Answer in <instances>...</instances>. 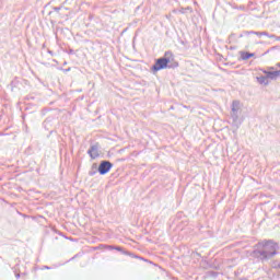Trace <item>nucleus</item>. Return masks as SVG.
<instances>
[{"label": "nucleus", "mask_w": 280, "mask_h": 280, "mask_svg": "<svg viewBox=\"0 0 280 280\" xmlns=\"http://www.w3.org/2000/svg\"><path fill=\"white\" fill-rule=\"evenodd\" d=\"M277 250H279V244L273 241H262L255 246L252 257L260 261H270L277 255Z\"/></svg>", "instance_id": "nucleus-1"}, {"label": "nucleus", "mask_w": 280, "mask_h": 280, "mask_svg": "<svg viewBox=\"0 0 280 280\" xmlns=\"http://www.w3.org/2000/svg\"><path fill=\"white\" fill-rule=\"evenodd\" d=\"M172 62V51H166L164 57L156 59L152 67V71H161L163 69H174L178 67V63L171 65Z\"/></svg>", "instance_id": "nucleus-2"}, {"label": "nucleus", "mask_w": 280, "mask_h": 280, "mask_svg": "<svg viewBox=\"0 0 280 280\" xmlns=\"http://www.w3.org/2000/svg\"><path fill=\"white\" fill-rule=\"evenodd\" d=\"M110 170H113V163L110 161H102L98 165V174L101 176L108 174Z\"/></svg>", "instance_id": "nucleus-3"}, {"label": "nucleus", "mask_w": 280, "mask_h": 280, "mask_svg": "<svg viewBox=\"0 0 280 280\" xmlns=\"http://www.w3.org/2000/svg\"><path fill=\"white\" fill-rule=\"evenodd\" d=\"M238 112H240V101H233L231 117L234 122L237 121V119H240Z\"/></svg>", "instance_id": "nucleus-4"}, {"label": "nucleus", "mask_w": 280, "mask_h": 280, "mask_svg": "<svg viewBox=\"0 0 280 280\" xmlns=\"http://www.w3.org/2000/svg\"><path fill=\"white\" fill-rule=\"evenodd\" d=\"M88 154L93 160L97 159V156H100V145L97 144L91 145V148L88 150Z\"/></svg>", "instance_id": "nucleus-5"}, {"label": "nucleus", "mask_w": 280, "mask_h": 280, "mask_svg": "<svg viewBox=\"0 0 280 280\" xmlns=\"http://www.w3.org/2000/svg\"><path fill=\"white\" fill-rule=\"evenodd\" d=\"M262 73H266L268 80H277L280 77V70L268 71L264 70Z\"/></svg>", "instance_id": "nucleus-6"}, {"label": "nucleus", "mask_w": 280, "mask_h": 280, "mask_svg": "<svg viewBox=\"0 0 280 280\" xmlns=\"http://www.w3.org/2000/svg\"><path fill=\"white\" fill-rule=\"evenodd\" d=\"M250 34H255V36H264L262 32H255V31H244L241 35L240 38H244V36H250Z\"/></svg>", "instance_id": "nucleus-7"}, {"label": "nucleus", "mask_w": 280, "mask_h": 280, "mask_svg": "<svg viewBox=\"0 0 280 280\" xmlns=\"http://www.w3.org/2000/svg\"><path fill=\"white\" fill-rule=\"evenodd\" d=\"M258 84H264L265 86H268V84H270V81L268 80V75L266 74V77L261 75V77H257L256 78Z\"/></svg>", "instance_id": "nucleus-8"}, {"label": "nucleus", "mask_w": 280, "mask_h": 280, "mask_svg": "<svg viewBox=\"0 0 280 280\" xmlns=\"http://www.w3.org/2000/svg\"><path fill=\"white\" fill-rule=\"evenodd\" d=\"M254 57H255L254 52L241 51L242 60H248L249 58H254Z\"/></svg>", "instance_id": "nucleus-9"}, {"label": "nucleus", "mask_w": 280, "mask_h": 280, "mask_svg": "<svg viewBox=\"0 0 280 280\" xmlns=\"http://www.w3.org/2000/svg\"><path fill=\"white\" fill-rule=\"evenodd\" d=\"M61 9H62V8H60V7H55V8H54V11H55V12H60Z\"/></svg>", "instance_id": "nucleus-10"}, {"label": "nucleus", "mask_w": 280, "mask_h": 280, "mask_svg": "<svg viewBox=\"0 0 280 280\" xmlns=\"http://www.w3.org/2000/svg\"><path fill=\"white\" fill-rule=\"evenodd\" d=\"M262 36H267V38H269L270 34L268 32H262Z\"/></svg>", "instance_id": "nucleus-11"}, {"label": "nucleus", "mask_w": 280, "mask_h": 280, "mask_svg": "<svg viewBox=\"0 0 280 280\" xmlns=\"http://www.w3.org/2000/svg\"><path fill=\"white\" fill-rule=\"evenodd\" d=\"M112 248H114L115 250L121 252V247L120 246L112 247Z\"/></svg>", "instance_id": "nucleus-12"}, {"label": "nucleus", "mask_w": 280, "mask_h": 280, "mask_svg": "<svg viewBox=\"0 0 280 280\" xmlns=\"http://www.w3.org/2000/svg\"><path fill=\"white\" fill-rule=\"evenodd\" d=\"M269 38H277V36L272 35V34L271 35L269 34Z\"/></svg>", "instance_id": "nucleus-13"}, {"label": "nucleus", "mask_w": 280, "mask_h": 280, "mask_svg": "<svg viewBox=\"0 0 280 280\" xmlns=\"http://www.w3.org/2000/svg\"><path fill=\"white\" fill-rule=\"evenodd\" d=\"M269 71H275V67H270V68H269Z\"/></svg>", "instance_id": "nucleus-14"}, {"label": "nucleus", "mask_w": 280, "mask_h": 280, "mask_svg": "<svg viewBox=\"0 0 280 280\" xmlns=\"http://www.w3.org/2000/svg\"><path fill=\"white\" fill-rule=\"evenodd\" d=\"M44 268H45L46 270H49V267H47V266H45Z\"/></svg>", "instance_id": "nucleus-15"}, {"label": "nucleus", "mask_w": 280, "mask_h": 280, "mask_svg": "<svg viewBox=\"0 0 280 280\" xmlns=\"http://www.w3.org/2000/svg\"><path fill=\"white\" fill-rule=\"evenodd\" d=\"M276 40H280V36H279V37H276Z\"/></svg>", "instance_id": "nucleus-16"}, {"label": "nucleus", "mask_w": 280, "mask_h": 280, "mask_svg": "<svg viewBox=\"0 0 280 280\" xmlns=\"http://www.w3.org/2000/svg\"><path fill=\"white\" fill-rule=\"evenodd\" d=\"M95 173H90V176H93Z\"/></svg>", "instance_id": "nucleus-17"}, {"label": "nucleus", "mask_w": 280, "mask_h": 280, "mask_svg": "<svg viewBox=\"0 0 280 280\" xmlns=\"http://www.w3.org/2000/svg\"><path fill=\"white\" fill-rule=\"evenodd\" d=\"M277 67H280V62L277 63Z\"/></svg>", "instance_id": "nucleus-18"}, {"label": "nucleus", "mask_w": 280, "mask_h": 280, "mask_svg": "<svg viewBox=\"0 0 280 280\" xmlns=\"http://www.w3.org/2000/svg\"><path fill=\"white\" fill-rule=\"evenodd\" d=\"M19 277H21V275H16V278L19 279Z\"/></svg>", "instance_id": "nucleus-19"}, {"label": "nucleus", "mask_w": 280, "mask_h": 280, "mask_svg": "<svg viewBox=\"0 0 280 280\" xmlns=\"http://www.w3.org/2000/svg\"><path fill=\"white\" fill-rule=\"evenodd\" d=\"M278 267L280 268V264L278 265Z\"/></svg>", "instance_id": "nucleus-20"}]
</instances>
